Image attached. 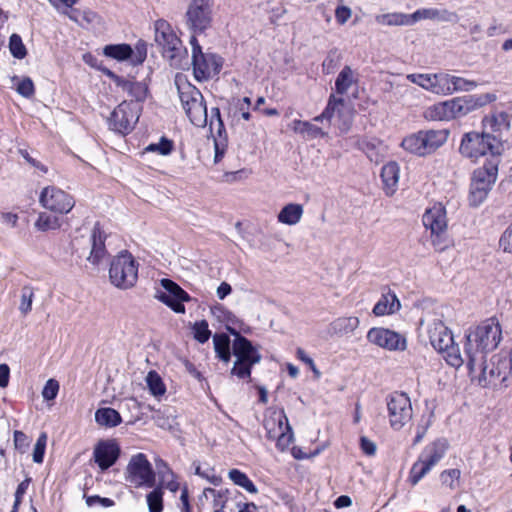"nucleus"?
Returning a JSON list of instances; mask_svg holds the SVG:
<instances>
[{
  "label": "nucleus",
  "mask_w": 512,
  "mask_h": 512,
  "mask_svg": "<svg viewBox=\"0 0 512 512\" xmlns=\"http://www.w3.org/2000/svg\"><path fill=\"white\" fill-rule=\"evenodd\" d=\"M502 339V329L495 318H489L466 334L464 353L467 367L473 373L484 364L486 355L495 350Z\"/></svg>",
  "instance_id": "obj_1"
},
{
  "label": "nucleus",
  "mask_w": 512,
  "mask_h": 512,
  "mask_svg": "<svg viewBox=\"0 0 512 512\" xmlns=\"http://www.w3.org/2000/svg\"><path fill=\"white\" fill-rule=\"evenodd\" d=\"M175 84L181 106L190 122L197 127H204L208 122L207 106L202 93L187 81L185 76L177 75Z\"/></svg>",
  "instance_id": "obj_2"
},
{
  "label": "nucleus",
  "mask_w": 512,
  "mask_h": 512,
  "mask_svg": "<svg viewBox=\"0 0 512 512\" xmlns=\"http://www.w3.org/2000/svg\"><path fill=\"white\" fill-rule=\"evenodd\" d=\"M428 335L433 348L443 354L450 366L458 368L464 363L460 349L454 343L452 332L442 321H433L428 327Z\"/></svg>",
  "instance_id": "obj_3"
},
{
  "label": "nucleus",
  "mask_w": 512,
  "mask_h": 512,
  "mask_svg": "<svg viewBox=\"0 0 512 512\" xmlns=\"http://www.w3.org/2000/svg\"><path fill=\"white\" fill-rule=\"evenodd\" d=\"M139 264L134 256L123 250L110 262L109 279L113 286L121 290L134 287L138 280Z\"/></svg>",
  "instance_id": "obj_4"
},
{
  "label": "nucleus",
  "mask_w": 512,
  "mask_h": 512,
  "mask_svg": "<svg viewBox=\"0 0 512 512\" xmlns=\"http://www.w3.org/2000/svg\"><path fill=\"white\" fill-rule=\"evenodd\" d=\"M459 152L463 157L475 162L488 153L491 155L499 154L500 142L497 137L489 132L479 133L472 131L463 135Z\"/></svg>",
  "instance_id": "obj_5"
},
{
  "label": "nucleus",
  "mask_w": 512,
  "mask_h": 512,
  "mask_svg": "<svg viewBox=\"0 0 512 512\" xmlns=\"http://www.w3.org/2000/svg\"><path fill=\"white\" fill-rule=\"evenodd\" d=\"M448 137L449 131L447 129L421 130L405 137L401 146L410 153L425 156L443 146Z\"/></svg>",
  "instance_id": "obj_6"
},
{
  "label": "nucleus",
  "mask_w": 512,
  "mask_h": 512,
  "mask_svg": "<svg viewBox=\"0 0 512 512\" xmlns=\"http://www.w3.org/2000/svg\"><path fill=\"white\" fill-rule=\"evenodd\" d=\"M448 445L445 439H437L426 445L409 472L411 485H417L445 456Z\"/></svg>",
  "instance_id": "obj_7"
},
{
  "label": "nucleus",
  "mask_w": 512,
  "mask_h": 512,
  "mask_svg": "<svg viewBox=\"0 0 512 512\" xmlns=\"http://www.w3.org/2000/svg\"><path fill=\"white\" fill-rule=\"evenodd\" d=\"M232 334L235 335L232 349L236 361L231 372L240 379L249 378L252 366L260 362L261 355L247 338L236 331Z\"/></svg>",
  "instance_id": "obj_8"
},
{
  "label": "nucleus",
  "mask_w": 512,
  "mask_h": 512,
  "mask_svg": "<svg viewBox=\"0 0 512 512\" xmlns=\"http://www.w3.org/2000/svg\"><path fill=\"white\" fill-rule=\"evenodd\" d=\"M192 48L193 74L197 81H206L217 74L222 68V58L213 53H203L196 37H190Z\"/></svg>",
  "instance_id": "obj_9"
},
{
  "label": "nucleus",
  "mask_w": 512,
  "mask_h": 512,
  "mask_svg": "<svg viewBox=\"0 0 512 512\" xmlns=\"http://www.w3.org/2000/svg\"><path fill=\"white\" fill-rule=\"evenodd\" d=\"M213 0H192L185 13V25L191 36L203 34L212 26Z\"/></svg>",
  "instance_id": "obj_10"
},
{
  "label": "nucleus",
  "mask_w": 512,
  "mask_h": 512,
  "mask_svg": "<svg viewBox=\"0 0 512 512\" xmlns=\"http://www.w3.org/2000/svg\"><path fill=\"white\" fill-rule=\"evenodd\" d=\"M423 225L431 231L432 244L437 251H444L449 243L445 239L447 229L446 209L441 203H436L426 209L422 217Z\"/></svg>",
  "instance_id": "obj_11"
},
{
  "label": "nucleus",
  "mask_w": 512,
  "mask_h": 512,
  "mask_svg": "<svg viewBox=\"0 0 512 512\" xmlns=\"http://www.w3.org/2000/svg\"><path fill=\"white\" fill-rule=\"evenodd\" d=\"M125 480L135 488H152L156 473L144 453L133 455L126 467Z\"/></svg>",
  "instance_id": "obj_12"
},
{
  "label": "nucleus",
  "mask_w": 512,
  "mask_h": 512,
  "mask_svg": "<svg viewBox=\"0 0 512 512\" xmlns=\"http://www.w3.org/2000/svg\"><path fill=\"white\" fill-rule=\"evenodd\" d=\"M497 165L490 163L476 169L470 185L469 203L478 207L487 198L497 178Z\"/></svg>",
  "instance_id": "obj_13"
},
{
  "label": "nucleus",
  "mask_w": 512,
  "mask_h": 512,
  "mask_svg": "<svg viewBox=\"0 0 512 512\" xmlns=\"http://www.w3.org/2000/svg\"><path fill=\"white\" fill-rule=\"evenodd\" d=\"M387 416L393 430L402 429L413 416L409 396L404 392H393L386 397Z\"/></svg>",
  "instance_id": "obj_14"
},
{
  "label": "nucleus",
  "mask_w": 512,
  "mask_h": 512,
  "mask_svg": "<svg viewBox=\"0 0 512 512\" xmlns=\"http://www.w3.org/2000/svg\"><path fill=\"white\" fill-rule=\"evenodd\" d=\"M155 42L162 49V54L170 61H174L182 56L186 49L182 41L174 31L173 27L164 19H159L154 23Z\"/></svg>",
  "instance_id": "obj_15"
},
{
  "label": "nucleus",
  "mask_w": 512,
  "mask_h": 512,
  "mask_svg": "<svg viewBox=\"0 0 512 512\" xmlns=\"http://www.w3.org/2000/svg\"><path fill=\"white\" fill-rule=\"evenodd\" d=\"M139 119V105L133 101H123L110 113L107 124L111 131L127 135Z\"/></svg>",
  "instance_id": "obj_16"
},
{
  "label": "nucleus",
  "mask_w": 512,
  "mask_h": 512,
  "mask_svg": "<svg viewBox=\"0 0 512 512\" xmlns=\"http://www.w3.org/2000/svg\"><path fill=\"white\" fill-rule=\"evenodd\" d=\"M347 105L343 97H337L335 94H331L328 98L327 105L323 112L314 117V122H323L327 121L328 123L331 120L338 116L340 123L338 128L341 133H347L351 126V115L348 111H346Z\"/></svg>",
  "instance_id": "obj_17"
},
{
  "label": "nucleus",
  "mask_w": 512,
  "mask_h": 512,
  "mask_svg": "<svg viewBox=\"0 0 512 512\" xmlns=\"http://www.w3.org/2000/svg\"><path fill=\"white\" fill-rule=\"evenodd\" d=\"M39 202L45 209L60 214L69 213L75 205L71 195L55 186L45 187L40 194Z\"/></svg>",
  "instance_id": "obj_18"
},
{
  "label": "nucleus",
  "mask_w": 512,
  "mask_h": 512,
  "mask_svg": "<svg viewBox=\"0 0 512 512\" xmlns=\"http://www.w3.org/2000/svg\"><path fill=\"white\" fill-rule=\"evenodd\" d=\"M161 285L164 291L157 294V299L171 308L175 313H185L184 302L191 300L189 294L177 283L170 279H162Z\"/></svg>",
  "instance_id": "obj_19"
},
{
  "label": "nucleus",
  "mask_w": 512,
  "mask_h": 512,
  "mask_svg": "<svg viewBox=\"0 0 512 512\" xmlns=\"http://www.w3.org/2000/svg\"><path fill=\"white\" fill-rule=\"evenodd\" d=\"M367 339L370 343L389 351H403L407 347V341L403 335L386 328H371L367 333Z\"/></svg>",
  "instance_id": "obj_20"
},
{
  "label": "nucleus",
  "mask_w": 512,
  "mask_h": 512,
  "mask_svg": "<svg viewBox=\"0 0 512 512\" xmlns=\"http://www.w3.org/2000/svg\"><path fill=\"white\" fill-rule=\"evenodd\" d=\"M209 126L214 138L215 162H219L227 148V133L218 107L211 108Z\"/></svg>",
  "instance_id": "obj_21"
},
{
  "label": "nucleus",
  "mask_w": 512,
  "mask_h": 512,
  "mask_svg": "<svg viewBox=\"0 0 512 512\" xmlns=\"http://www.w3.org/2000/svg\"><path fill=\"white\" fill-rule=\"evenodd\" d=\"M495 99L496 96L494 94L465 95L462 97H455L452 99L455 117H463L470 112H473L478 108L494 101Z\"/></svg>",
  "instance_id": "obj_22"
},
{
  "label": "nucleus",
  "mask_w": 512,
  "mask_h": 512,
  "mask_svg": "<svg viewBox=\"0 0 512 512\" xmlns=\"http://www.w3.org/2000/svg\"><path fill=\"white\" fill-rule=\"evenodd\" d=\"M105 240V232L101 229L99 223H96L90 235L91 249L87 257V261L94 266H98L107 256Z\"/></svg>",
  "instance_id": "obj_23"
},
{
  "label": "nucleus",
  "mask_w": 512,
  "mask_h": 512,
  "mask_svg": "<svg viewBox=\"0 0 512 512\" xmlns=\"http://www.w3.org/2000/svg\"><path fill=\"white\" fill-rule=\"evenodd\" d=\"M406 78L421 88L437 95H444V73H419L408 74Z\"/></svg>",
  "instance_id": "obj_24"
},
{
  "label": "nucleus",
  "mask_w": 512,
  "mask_h": 512,
  "mask_svg": "<svg viewBox=\"0 0 512 512\" xmlns=\"http://www.w3.org/2000/svg\"><path fill=\"white\" fill-rule=\"evenodd\" d=\"M120 448L114 441H102L94 449V459L101 470H107L118 459Z\"/></svg>",
  "instance_id": "obj_25"
},
{
  "label": "nucleus",
  "mask_w": 512,
  "mask_h": 512,
  "mask_svg": "<svg viewBox=\"0 0 512 512\" xmlns=\"http://www.w3.org/2000/svg\"><path fill=\"white\" fill-rule=\"evenodd\" d=\"M266 435L269 439H275V435L290 430L288 418L283 409H269L263 421Z\"/></svg>",
  "instance_id": "obj_26"
},
{
  "label": "nucleus",
  "mask_w": 512,
  "mask_h": 512,
  "mask_svg": "<svg viewBox=\"0 0 512 512\" xmlns=\"http://www.w3.org/2000/svg\"><path fill=\"white\" fill-rule=\"evenodd\" d=\"M436 20L440 22H457L458 15L447 9L423 8L413 13L414 24L420 20Z\"/></svg>",
  "instance_id": "obj_27"
},
{
  "label": "nucleus",
  "mask_w": 512,
  "mask_h": 512,
  "mask_svg": "<svg viewBox=\"0 0 512 512\" xmlns=\"http://www.w3.org/2000/svg\"><path fill=\"white\" fill-rule=\"evenodd\" d=\"M400 175L399 165L394 162L386 163L381 169V179L383 183V189L387 195H392L398 186Z\"/></svg>",
  "instance_id": "obj_28"
},
{
  "label": "nucleus",
  "mask_w": 512,
  "mask_h": 512,
  "mask_svg": "<svg viewBox=\"0 0 512 512\" xmlns=\"http://www.w3.org/2000/svg\"><path fill=\"white\" fill-rule=\"evenodd\" d=\"M400 301L394 292L388 291L382 294L381 298L375 304L373 313L375 316H384L393 314L400 309Z\"/></svg>",
  "instance_id": "obj_29"
},
{
  "label": "nucleus",
  "mask_w": 512,
  "mask_h": 512,
  "mask_svg": "<svg viewBox=\"0 0 512 512\" xmlns=\"http://www.w3.org/2000/svg\"><path fill=\"white\" fill-rule=\"evenodd\" d=\"M444 95H451L458 91H471L477 87V83L462 77L444 73Z\"/></svg>",
  "instance_id": "obj_30"
},
{
  "label": "nucleus",
  "mask_w": 512,
  "mask_h": 512,
  "mask_svg": "<svg viewBox=\"0 0 512 512\" xmlns=\"http://www.w3.org/2000/svg\"><path fill=\"white\" fill-rule=\"evenodd\" d=\"M304 213L303 206L297 203H289L285 205L277 215L279 223L293 226L300 222Z\"/></svg>",
  "instance_id": "obj_31"
},
{
  "label": "nucleus",
  "mask_w": 512,
  "mask_h": 512,
  "mask_svg": "<svg viewBox=\"0 0 512 512\" xmlns=\"http://www.w3.org/2000/svg\"><path fill=\"white\" fill-rule=\"evenodd\" d=\"M375 21L383 26H411L414 25L413 13L401 12L385 13L375 16Z\"/></svg>",
  "instance_id": "obj_32"
},
{
  "label": "nucleus",
  "mask_w": 512,
  "mask_h": 512,
  "mask_svg": "<svg viewBox=\"0 0 512 512\" xmlns=\"http://www.w3.org/2000/svg\"><path fill=\"white\" fill-rule=\"evenodd\" d=\"M356 83V73L352 70L350 66H344L335 80V92L336 94L340 95L339 97H341L342 95L348 92L352 85Z\"/></svg>",
  "instance_id": "obj_33"
},
{
  "label": "nucleus",
  "mask_w": 512,
  "mask_h": 512,
  "mask_svg": "<svg viewBox=\"0 0 512 512\" xmlns=\"http://www.w3.org/2000/svg\"><path fill=\"white\" fill-rule=\"evenodd\" d=\"M292 129L295 133L301 134L307 139H317L327 136V132L309 121L294 120L292 122Z\"/></svg>",
  "instance_id": "obj_34"
},
{
  "label": "nucleus",
  "mask_w": 512,
  "mask_h": 512,
  "mask_svg": "<svg viewBox=\"0 0 512 512\" xmlns=\"http://www.w3.org/2000/svg\"><path fill=\"white\" fill-rule=\"evenodd\" d=\"M477 371H479L478 383L482 387H486L493 384L496 379H499L501 377L500 369L498 367H495L493 363L488 364L486 362V358L484 359V364H482L481 366H476L475 371L470 374L474 375Z\"/></svg>",
  "instance_id": "obj_35"
},
{
  "label": "nucleus",
  "mask_w": 512,
  "mask_h": 512,
  "mask_svg": "<svg viewBox=\"0 0 512 512\" xmlns=\"http://www.w3.org/2000/svg\"><path fill=\"white\" fill-rule=\"evenodd\" d=\"M486 132H502L509 130L510 123L508 114L505 112H497L487 116L482 121Z\"/></svg>",
  "instance_id": "obj_36"
},
{
  "label": "nucleus",
  "mask_w": 512,
  "mask_h": 512,
  "mask_svg": "<svg viewBox=\"0 0 512 512\" xmlns=\"http://www.w3.org/2000/svg\"><path fill=\"white\" fill-rule=\"evenodd\" d=\"M95 421L101 426L116 427L122 422V418L113 408H100L95 412Z\"/></svg>",
  "instance_id": "obj_37"
},
{
  "label": "nucleus",
  "mask_w": 512,
  "mask_h": 512,
  "mask_svg": "<svg viewBox=\"0 0 512 512\" xmlns=\"http://www.w3.org/2000/svg\"><path fill=\"white\" fill-rule=\"evenodd\" d=\"M359 326V319L354 316L340 317L334 320L331 328L334 333L346 335L352 333Z\"/></svg>",
  "instance_id": "obj_38"
},
{
  "label": "nucleus",
  "mask_w": 512,
  "mask_h": 512,
  "mask_svg": "<svg viewBox=\"0 0 512 512\" xmlns=\"http://www.w3.org/2000/svg\"><path fill=\"white\" fill-rule=\"evenodd\" d=\"M214 349L217 356L224 362H229L231 353H230V339L224 334L216 333L213 336Z\"/></svg>",
  "instance_id": "obj_39"
},
{
  "label": "nucleus",
  "mask_w": 512,
  "mask_h": 512,
  "mask_svg": "<svg viewBox=\"0 0 512 512\" xmlns=\"http://www.w3.org/2000/svg\"><path fill=\"white\" fill-rule=\"evenodd\" d=\"M228 477L235 485L245 489L247 492L252 494H256L258 492L255 484L244 472L238 469H231L228 472Z\"/></svg>",
  "instance_id": "obj_40"
},
{
  "label": "nucleus",
  "mask_w": 512,
  "mask_h": 512,
  "mask_svg": "<svg viewBox=\"0 0 512 512\" xmlns=\"http://www.w3.org/2000/svg\"><path fill=\"white\" fill-rule=\"evenodd\" d=\"M145 381L150 393L154 397L159 398L166 393V386L161 376L156 371H149L145 378Z\"/></svg>",
  "instance_id": "obj_41"
},
{
  "label": "nucleus",
  "mask_w": 512,
  "mask_h": 512,
  "mask_svg": "<svg viewBox=\"0 0 512 512\" xmlns=\"http://www.w3.org/2000/svg\"><path fill=\"white\" fill-rule=\"evenodd\" d=\"M104 54L107 57L123 61L130 58L133 55V50L128 44H115L107 45L104 48Z\"/></svg>",
  "instance_id": "obj_42"
},
{
  "label": "nucleus",
  "mask_w": 512,
  "mask_h": 512,
  "mask_svg": "<svg viewBox=\"0 0 512 512\" xmlns=\"http://www.w3.org/2000/svg\"><path fill=\"white\" fill-rule=\"evenodd\" d=\"M61 222L58 216L41 212L35 222V228L39 231L46 232L60 228Z\"/></svg>",
  "instance_id": "obj_43"
},
{
  "label": "nucleus",
  "mask_w": 512,
  "mask_h": 512,
  "mask_svg": "<svg viewBox=\"0 0 512 512\" xmlns=\"http://www.w3.org/2000/svg\"><path fill=\"white\" fill-rule=\"evenodd\" d=\"M149 512H162L163 510V491L161 487L152 490L146 496Z\"/></svg>",
  "instance_id": "obj_44"
},
{
  "label": "nucleus",
  "mask_w": 512,
  "mask_h": 512,
  "mask_svg": "<svg viewBox=\"0 0 512 512\" xmlns=\"http://www.w3.org/2000/svg\"><path fill=\"white\" fill-rule=\"evenodd\" d=\"M173 150V142L166 137H162L158 143H151L145 149L144 152L158 153L162 156L169 155Z\"/></svg>",
  "instance_id": "obj_45"
},
{
  "label": "nucleus",
  "mask_w": 512,
  "mask_h": 512,
  "mask_svg": "<svg viewBox=\"0 0 512 512\" xmlns=\"http://www.w3.org/2000/svg\"><path fill=\"white\" fill-rule=\"evenodd\" d=\"M34 299V289L31 286H24L21 290V301L19 310L23 315H27L32 310Z\"/></svg>",
  "instance_id": "obj_46"
},
{
  "label": "nucleus",
  "mask_w": 512,
  "mask_h": 512,
  "mask_svg": "<svg viewBox=\"0 0 512 512\" xmlns=\"http://www.w3.org/2000/svg\"><path fill=\"white\" fill-rule=\"evenodd\" d=\"M9 49L13 57L23 59L27 50L23 44L22 38L18 34H12L9 39Z\"/></svg>",
  "instance_id": "obj_47"
},
{
  "label": "nucleus",
  "mask_w": 512,
  "mask_h": 512,
  "mask_svg": "<svg viewBox=\"0 0 512 512\" xmlns=\"http://www.w3.org/2000/svg\"><path fill=\"white\" fill-rule=\"evenodd\" d=\"M341 55L337 50H331L328 52L326 58L322 63V71L324 74L329 75L333 73L339 66Z\"/></svg>",
  "instance_id": "obj_48"
},
{
  "label": "nucleus",
  "mask_w": 512,
  "mask_h": 512,
  "mask_svg": "<svg viewBox=\"0 0 512 512\" xmlns=\"http://www.w3.org/2000/svg\"><path fill=\"white\" fill-rule=\"evenodd\" d=\"M194 338L199 343H205L209 340L211 336V331L209 330V326L206 320L195 322L192 327Z\"/></svg>",
  "instance_id": "obj_49"
},
{
  "label": "nucleus",
  "mask_w": 512,
  "mask_h": 512,
  "mask_svg": "<svg viewBox=\"0 0 512 512\" xmlns=\"http://www.w3.org/2000/svg\"><path fill=\"white\" fill-rule=\"evenodd\" d=\"M160 487H164L169 491L175 493L180 488V483L177 481L176 475L172 470H166L159 479Z\"/></svg>",
  "instance_id": "obj_50"
},
{
  "label": "nucleus",
  "mask_w": 512,
  "mask_h": 512,
  "mask_svg": "<svg viewBox=\"0 0 512 512\" xmlns=\"http://www.w3.org/2000/svg\"><path fill=\"white\" fill-rule=\"evenodd\" d=\"M47 444V435L46 433H41L36 441L33 450V461L35 463H42L44 459L45 449Z\"/></svg>",
  "instance_id": "obj_51"
},
{
  "label": "nucleus",
  "mask_w": 512,
  "mask_h": 512,
  "mask_svg": "<svg viewBox=\"0 0 512 512\" xmlns=\"http://www.w3.org/2000/svg\"><path fill=\"white\" fill-rule=\"evenodd\" d=\"M125 92L134 98L136 102H139L146 98L147 88L140 82L131 81Z\"/></svg>",
  "instance_id": "obj_52"
},
{
  "label": "nucleus",
  "mask_w": 512,
  "mask_h": 512,
  "mask_svg": "<svg viewBox=\"0 0 512 512\" xmlns=\"http://www.w3.org/2000/svg\"><path fill=\"white\" fill-rule=\"evenodd\" d=\"M425 117L433 121H448L442 102L429 107L425 112Z\"/></svg>",
  "instance_id": "obj_53"
},
{
  "label": "nucleus",
  "mask_w": 512,
  "mask_h": 512,
  "mask_svg": "<svg viewBox=\"0 0 512 512\" xmlns=\"http://www.w3.org/2000/svg\"><path fill=\"white\" fill-rule=\"evenodd\" d=\"M294 438L292 428L290 430L282 431L275 435L276 446L279 450H286L292 443Z\"/></svg>",
  "instance_id": "obj_54"
},
{
  "label": "nucleus",
  "mask_w": 512,
  "mask_h": 512,
  "mask_svg": "<svg viewBox=\"0 0 512 512\" xmlns=\"http://www.w3.org/2000/svg\"><path fill=\"white\" fill-rule=\"evenodd\" d=\"M16 91L25 98L32 97L35 92L33 81L29 77L23 78L18 82Z\"/></svg>",
  "instance_id": "obj_55"
},
{
  "label": "nucleus",
  "mask_w": 512,
  "mask_h": 512,
  "mask_svg": "<svg viewBox=\"0 0 512 512\" xmlns=\"http://www.w3.org/2000/svg\"><path fill=\"white\" fill-rule=\"evenodd\" d=\"M58 392H59L58 381L55 379H49L46 382V384L42 390V397L47 401H51L57 397Z\"/></svg>",
  "instance_id": "obj_56"
},
{
  "label": "nucleus",
  "mask_w": 512,
  "mask_h": 512,
  "mask_svg": "<svg viewBox=\"0 0 512 512\" xmlns=\"http://www.w3.org/2000/svg\"><path fill=\"white\" fill-rule=\"evenodd\" d=\"M499 247L506 253H512V223L502 233Z\"/></svg>",
  "instance_id": "obj_57"
},
{
  "label": "nucleus",
  "mask_w": 512,
  "mask_h": 512,
  "mask_svg": "<svg viewBox=\"0 0 512 512\" xmlns=\"http://www.w3.org/2000/svg\"><path fill=\"white\" fill-rule=\"evenodd\" d=\"M351 15L352 11L348 6H338L335 10V18L340 25L345 24L351 18Z\"/></svg>",
  "instance_id": "obj_58"
},
{
  "label": "nucleus",
  "mask_w": 512,
  "mask_h": 512,
  "mask_svg": "<svg viewBox=\"0 0 512 512\" xmlns=\"http://www.w3.org/2000/svg\"><path fill=\"white\" fill-rule=\"evenodd\" d=\"M202 478L206 479L208 482H210L214 486H218L222 482V478L219 475H217L215 469L210 467L209 465L205 466V470L203 471Z\"/></svg>",
  "instance_id": "obj_59"
},
{
  "label": "nucleus",
  "mask_w": 512,
  "mask_h": 512,
  "mask_svg": "<svg viewBox=\"0 0 512 512\" xmlns=\"http://www.w3.org/2000/svg\"><path fill=\"white\" fill-rule=\"evenodd\" d=\"M360 447L363 453L368 456H373L376 453V444L365 436L360 438Z\"/></svg>",
  "instance_id": "obj_60"
},
{
  "label": "nucleus",
  "mask_w": 512,
  "mask_h": 512,
  "mask_svg": "<svg viewBox=\"0 0 512 512\" xmlns=\"http://www.w3.org/2000/svg\"><path fill=\"white\" fill-rule=\"evenodd\" d=\"M20 155L33 167L39 169L43 173H47L48 169L45 165L37 161L36 159L32 158L27 150L21 149L19 151Z\"/></svg>",
  "instance_id": "obj_61"
},
{
  "label": "nucleus",
  "mask_w": 512,
  "mask_h": 512,
  "mask_svg": "<svg viewBox=\"0 0 512 512\" xmlns=\"http://www.w3.org/2000/svg\"><path fill=\"white\" fill-rule=\"evenodd\" d=\"M1 223L9 226V227H15L18 223V215L16 213L12 212H2L0 214Z\"/></svg>",
  "instance_id": "obj_62"
},
{
  "label": "nucleus",
  "mask_w": 512,
  "mask_h": 512,
  "mask_svg": "<svg viewBox=\"0 0 512 512\" xmlns=\"http://www.w3.org/2000/svg\"><path fill=\"white\" fill-rule=\"evenodd\" d=\"M107 75L115 83V85L117 87H120L123 91L127 90L128 86L130 85V83L132 81V80L120 77V76L116 75L115 73H113L111 71H107Z\"/></svg>",
  "instance_id": "obj_63"
},
{
  "label": "nucleus",
  "mask_w": 512,
  "mask_h": 512,
  "mask_svg": "<svg viewBox=\"0 0 512 512\" xmlns=\"http://www.w3.org/2000/svg\"><path fill=\"white\" fill-rule=\"evenodd\" d=\"M14 444L17 449H24L29 444L28 437L22 431H15Z\"/></svg>",
  "instance_id": "obj_64"
}]
</instances>
